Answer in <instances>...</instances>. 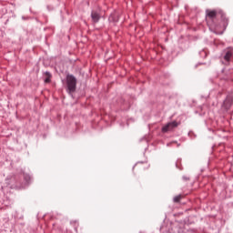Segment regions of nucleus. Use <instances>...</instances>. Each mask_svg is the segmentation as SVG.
Returning a JSON list of instances; mask_svg holds the SVG:
<instances>
[{
  "instance_id": "obj_1",
  "label": "nucleus",
  "mask_w": 233,
  "mask_h": 233,
  "mask_svg": "<svg viewBox=\"0 0 233 233\" xmlns=\"http://www.w3.org/2000/svg\"><path fill=\"white\" fill-rule=\"evenodd\" d=\"M66 85L69 94L76 92L77 86V79L73 75L66 76Z\"/></svg>"
},
{
  "instance_id": "obj_2",
  "label": "nucleus",
  "mask_w": 233,
  "mask_h": 233,
  "mask_svg": "<svg viewBox=\"0 0 233 233\" xmlns=\"http://www.w3.org/2000/svg\"><path fill=\"white\" fill-rule=\"evenodd\" d=\"M178 125L179 124H177L176 121L169 122L162 127V132L167 134V132H170L171 130H174V128H177Z\"/></svg>"
},
{
  "instance_id": "obj_3",
  "label": "nucleus",
  "mask_w": 233,
  "mask_h": 233,
  "mask_svg": "<svg viewBox=\"0 0 233 233\" xmlns=\"http://www.w3.org/2000/svg\"><path fill=\"white\" fill-rule=\"evenodd\" d=\"M91 18L93 23H99V19H101V15L96 11H92L91 13Z\"/></svg>"
},
{
  "instance_id": "obj_4",
  "label": "nucleus",
  "mask_w": 233,
  "mask_h": 233,
  "mask_svg": "<svg viewBox=\"0 0 233 233\" xmlns=\"http://www.w3.org/2000/svg\"><path fill=\"white\" fill-rule=\"evenodd\" d=\"M207 17L209 19H216V16L218 15V11L216 10H207Z\"/></svg>"
},
{
  "instance_id": "obj_5",
  "label": "nucleus",
  "mask_w": 233,
  "mask_h": 233,
  "mask_svg": "<svg viewBox=\"0 0 233 233\" xmlns=\"http://www.w3.org/2000/svg\"><path fill=\"white\" fill-rule=\"evenodd\" d=\"M224 106L226 107L227 110H228V108L232 106V98H226V100L224 101Z\"/></svg>"
},
{
  "instance_id": "obj_6",
  "label": "nucleus",
  "mask_w": 233,
  "mask_h": 233,
  "mask_svg": "<svg viewBox=\"0 0 233 233\" xmlns=\"http://www.w3.org/2000/svg\"><path fill=\"white\" fill-rule=\"evenodd\" d=\"M46 76V79H45V83H50V79H52V74H50V72H46L45 73Z\"/></svg>"
},
{
  "instance_id": "obj_7",
  "label": "nucleus",
  "mask_w": 233,
  "mask_h": 233,
  "mask_svg": "<svg viewBox=\"0 0 233 233\" xmlns=\"http://www.w3.org/2000/svg\"><path fill=\"white\" fill-rule=\"evenodd\" d=\"M230 57H232V51H228L224 56L225 61H230Z\"/></svg>"
},
{
  "instance_id": "obj_8",
  "label": "nucleus",
  "mask_w": 233,
  "mask_h": 233,
  "mask_svg": "<svg viewBox=\"0 0 233 233\" xmlns=\"http://www.w3.org/2000/svg\"><path fill=\"white\" fill-rule=\"evenodd\" d=\"M183 197L181 196V195H178V196H177V197H175L174 198V202L175 203H179V201H181V198H182Z\"/></svg>"
}]
</instances>
